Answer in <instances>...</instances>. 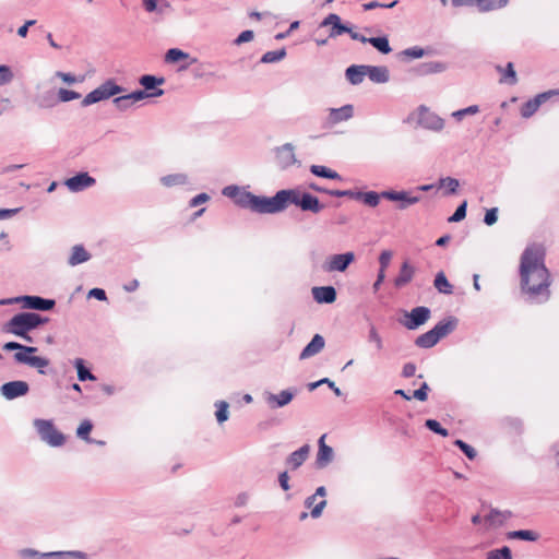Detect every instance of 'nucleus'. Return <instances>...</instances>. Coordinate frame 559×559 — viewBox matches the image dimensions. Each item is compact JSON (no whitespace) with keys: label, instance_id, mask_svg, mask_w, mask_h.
<instances>
[{"label":"nucleus","instance_id":"obj_1","mask_svg":"<svg viewBox=\"0 0 559 559\" xmlns=\"http://www.w3.org/2000/svg\"><path fill=\"white\" fill-rule=\"evenodd\" d=\"M237 203L242 207H247L262 214L283 212L290 204L299 206L302 211H309L312 213H319L324 207L317 197L307 192H301L298 189L280 190L271 198L254 195L250 192H239Z\"/></svg>","mask_w":559,"mask_h":559},{"label":"nucleus","instance_id":"obj_2","mask_svg":"<svg viewBox=\"0 0 559 559\" xmlns=\"http://www.w3.org/2000/svg\"><path fill=\"white\" fill-rule=\"evenodd\" d=\"M545 251L540 246L527 247L520 264L521 287L531 298L547 300L550 296V274L544 263Z\"/></svg>","mask_w":559,"mask_h":559},{"label":"nucleus","instance_id":"obj_3","mask_svg":"<svg viewBox=\"0 0 559 559\" xmlns=\"http://www.w3.org/2000/svg\"><path fill=\"white\" fill-rule=\"evenodd\" d=\"M46 322L41 317L34 312H22L12 317L4 325L3 332L10 333L32 342L28 332Z\"/></svg>","mask_w":559,"mask_h":559},{"label":"nucleus","instance_id":"obj_4","mask_svg":"<svg viewBox=\"0 0 559 559\" xmlns=\"http://www.w3.org/2000/svg\"><path fill=\"white\" fill-rule=\"evenodd\" d=\"M3 349L16 350L14 354V360L16 362L36 368L41 374H45L44 369L50 364L49 359L34 355L38 350L37 347L25 346L16 342H8L3 345Z\"/></svg>","mask_w":559,"mask_h":559},{"label":"nucleus","instance_id":"obj_5","mask_svg":"<svg viewBox=\"0 0 559 559\" xmlns=\"http://www.w3.org/2000/svg\"><path fill=\"white\" fill-rule=\"evenodd\" d=\"M34 426L40 439L51 447H61L66 437L55 427L51 420L36 419Z\"/></svg>","mask_w":559,"mask_h":559},{"label":"nucleus","instance_id":"obj_6","mask_svg":"<svg viewBox=\"0 0 559 559\" xmlns=\"http://www.w3.org/2000/svg\"><path fill=\"white\" fill-rule=\"evenodd\" d=\"M453 329L451 322H439L433 329L430 331L419 335L415 344L421 348H430L435 346L440 338L444 337L448 333H450Z\"/></svg>","mask_w":559,"mask_h":559},{"label":"nucleus","instance_id":"obj_7","mask_svg":"<svg viewBox=\"0 0 559 559\" xmlns=\"http://www.w3.org/2000/svg\"><path fill=\"white\" fill-rule=\"evenodd\" d=\"M559 94L557 91H548L542 94L536 95L534 98L525 102L520 109L521 116L523 118L532 117L540 107L542 104L547 102L551 96Z\"/></svg>","mask_w":559,"mask_h":559},{"label":"nucleus","instance_id":"obj_8","mask_svg":"<svg viewBox=\"0 0 559 559\" xmlns=\"http://www.w3.org/2000/svg\"><path fill=\"white\" fill-rule=\"evenodd\" d=\"M354 115L353 105H345L341 108H330L328 117L325 119L324 126L328 128H333L334 126L349 120Z\"/></svg>","mask_w":559,"mask_h":559},{"label":"nucleus","instance_id":"obj_9","mask_svg":"<svg viewBox=\"0 0 559 559\" xmlns=\"http://www.w3.org/2000/svg\"><path fill=\"white\" fill-rule=\"evenodd\" d=\"M418 122L427 128L435 131H439L443 128L444 121L435 112L430 111L427 107L420 106L418 108Z\"/></svg>","mask_w":559,"mask_h":559},{"label":"nucleus","instance_id":"obj_10","mask_svg":"<svg viewBox=\"0 0 559 559\" xmlns=\"http://www.w3.org/2000/svg\"><path fill=\"white\" fill-rule=\"evenodd\" d=\"M355 260L353 252H346L343 254H334L324 265V270L328 272H344L348 265Z\"/></svg>","mask_w":559,"mask_h":559},{"label":"nucleus","instance_id":"obj_11","mask_svg":"<svg viewBox=\"0 0 559 559\" xmlns=\"http://www.w3.org/2000/svg\"><path fill=\"white\" fill-rule=\"evenodd\" d=\"M29 388L25 381H11L1 386L2 395L8 400L23 396L28 392Z\"/></svg>","mask_w":559,"mask_h":559},{"label":"nucleus","instance_id":"obj_12","mask_svg":"<svg viewBox=\"0 0 559 559\" xmlns=\"http://www.w3.org/2000/svg\"><path fill=\"white\" fill-rule=\"evenodd\" d=\"M408 320L404 325L408 330L417 329L423 325L430 317V310L427 307H416L408 314Z\"/></svg>","mask_w":559,"mask_h":559},{"label":"nucleus","instance_id":"obj_13","mask_svg":"<svg viewBox=\"0 0 559 559\" xmlns=\"http://www.w3.org/2000/svg\"><path fill=\"white\" fill-rule=\"evenodd\" d=\"M22 302V307L26 309H36V310H50L55 306V300L44 299L38 296H24L20 298Z\"/></svg>","mask_w":559,"mask_h":559},{"label":"nucleus","instance_id":"obj_14","mask_svg":"<svg viewBox=\"0 0 559 559\" xmlns=\"http://www.w3.org/2000/svg\"><path fill=\"white\" fill-rule=\"evenodd\" d=\"M382 198L391 200V201H401L402 204L400 209H405L408 205L415 204L419 202L420 197L413 195L411 192H396V191H384L381 193Z\"/></svg>","mask_w":559,"mask_h":559},{"label":"nucleus","instance_id":"obj_15","mask_svg":"<svg viewBox=\"0 0 559 559\" xmlns=\"http://www.w3.org/2000/svg\"><path fill=\"white\" fill-rule=\"evenodd\" d=\"M95 183V179L87 173H81L74 177L67 179L66 186L73 192L82 191Z\"/></svg>","mask_w":559,"mask_h":559},{"label":"nucleus","instance_id":"obj_16","mask_svg":"<svg viewBox=\"0 0 559 559\" xmlns=\"http://www.w3.org/2000/svg\"><path fill=\"white\" fill-rule=\"evenodd\" d=\"M322 27L331 26L330 36L336 37L346 32H350V28L341 23V17L335 14H329L321 23Z\"/></svg>","mask_w":559,"mask_h":559},{"label":"nucleus","instance_id":"obj_17","mask_svg":"<svg viewBox=\"0 0 559 559\" xmlns=\"http://www.w3.org/2000/svg\"><path fill=\"white\" fill-rule=\"evenodd\" d=\"M512 516L510 511L491 510L487 515L484 516L485 525L490 527H498L506 523Z\"/></svg>","mask_w":559,"mask_h":559},{"label":"nucleus","instance_id":"obj_18","mask_svg":"<svg viewBox=\"0 0 559 559\" xmlns=\"http://www.w3.org/2000/svg\"><path fill=\"white\" fill-rule=\"evenodd\" d=\"M326 435H322L319 439V451L317 454V464L319 467L326 466L333 459V450L325 444Z\"/></svg>","mask_w":559,"mask_h":559},{"label":"nucleus","instance_id":"obj_19","mask_svg":"<svg viewBox=\"0 0 559 559\" xmlns=\"http://www.w3.org/2000/svg\"><path fill=\"white\" fill-rule=\"evenodd\" d=\"M325 342L323 336L316 334L311 342L302 349L300 359H307L320 353L324 348Z\"/></svg>","mask_w":559,"mask_h":559},{"label":"nucleus","instance_id":"obj_20","mask_svg":"<svg viewBox=\"0 0 559 559\" xmlns=\"http://www.w3.org/2000/svg\"><path fill=\"white\" fill-rule=\"evenodd\" d=\"M277 163L282 168H286L295 163V154L290 144H284L276 151Z\"/></svg>","mask_w":559,"mask_h":559},{"label":"nucleus","instance_id":"obj_21","mask_svg":"<svg viewBox=\"0 0 559 559\" xmlns=\"http://www.w3.org/2000/svg\"><path fill=\"white\" fill-rule=\"evenodd\" d=\"M310 452V447L308 444L302 445L299 450L293 452L286 460V464L292 468L296 469L302 465V463L307 460Z\"/></svg>","mask_w":559,"mask_h":559},{"label":"nucleus","instance_id":"obj_22","mask_svg":"<svg viewBox=\"0 0 559 559\" xmlns=\"http://www.w3.org/2000/svg\"><path fill=\"white\" fill-rule=\"evenodd\" d=\"M312 293L318 302L331 304L336 299V292L332 286L314 287Z\"/></svg>","mask_w":559,"mask_h":559},{"label":"nucleus","instance_id":"obj_23","mask_svg":"<svg viewBox=\"0 0 559 559\" xmlns=\"http://www.w3.org/2000/svg\"><path fill=\"white\" fill-rule=\"evenodd\" d=\"M415 274V269L408 262H404L401 266L399 275L394 280L396 287H403L408 284Z\"/></svg>","mask_w":559,"mask_h":559},{"label":"nucleus","instance_id":"obj_24","mask_svg":"<svg viewBox=\"0 0 559 559\" xmlns=\"http://www.w3.org/2000/svg\"><path fill=\"white\" fill-rule=\"evenodd\" d=\"M294 393L287 390L281 391L278 394H271L267 403L272 408L283 407L292 402Z\"/></svg>","mask_w":559,"mask_h":559},{"label":"nucleus","instance_id":"obj_25","mask_svg":"<svg viewBox=\"0 0 559 559\" xmlns=\"http://www.w3.org/2000/svg\"><path fill=\"white\" fill-rule=\"evenodd\" d=\"M91 259V254L86 251V249L82 245H75L72 248V252L69 257L68 263L71 266H75L78 264L84 263Z\"/></svg>","mask_w":559,"mask_h":559},{"label":"nucleus","instance_id":"obj_26","mask_svg":"<svg viewBox=\"0 0 559 559\" xmlns=\"http://www.w3.org/2000/svg\"><path fill=\"white\" fill-rule=\"evenodd\" d=\"M366 74L377 83H384L389 80V71L385 67L366 66Z\"/></svg>","mask_w":559,"mask_h":559},{"label":"nucleus","instance_id":"obj_27","mask_svg":"<svg viewBox=\"0 0 559 559\" xmlns=\"http://www.w3.org/2000/svg\"><path fill=\"white\" fill-rule=\"evenodd\" d=\"M366 66H350L346 70V78L352 84H359L366 76Z\"/></svg>","mask_w":559,"mask_h":559},{"label":"nucleus","instance_id":"obj_28","mask_svg":"<svg viewBox=\"0 0 559 559\" xmlns=\"http://www.w3.org/2000/svg\"><path fill=\"white\" fill-rule=\"evenodd\" d=\"M433 285L436 289L441 294L450 295L453 293V286L450 284L443 272H439L436 275Z\"/></svg>","mask_w":559,"mask_h":559},{"label":"nucleus","instance_id":"obj_29","mask_svg":"<svg viewBox=\"0 0 559 559\" xmlns=\"http://www.w3.org/2000/svg\"><path fill=\"white\" fill-rule=\"evenodd\" d=\"M310 171L318 177H323V178H329V179H341V176L336 171H334L325 166H322V165H312L310 167Z\"/></svg>","mask_w":559,"mask_h":559},{"label":"nucleus","instance_id":"obj_30","mask_svg":"<svg viewBox=\"0 0 559 559\" xmlns=\"http://www.w3.org/2000/svg\"><path fill=\"white\" fill-rule=\"evenodd\" d=\"M100 90V93L103 94L104 98L107 99L111 96H115L117 94H120L122 92V87L115 84L112 81H106L104 84L98 86Z\"/></svg>","mask_w":559,"mask_h":559},{"label":"nucleus","instance_id":"obj_31","mask_svg":"<svg viewBox=\"0 0 559 559\" xmlns=\"http://www.w3.org/2000/svg\"><path fill=\"white\" fill-rule=\"evenodd\" d=\"M509 0H475V5L480 11H489L496 8H502L508 3Z\"/></svg>","mask_w":559,"mask_h":559},{"label":"nucleus","instance_id":"obj_32","mask_svg":"<svg viewBox=\"0 0 559 559\" xmlns=\"http://www.w3.org/2000/svg\"><path fill=\"white\" fill-rule=\"evenodd\" d=\"M508 538L535 542L538 538V534L533 531L521 530L508 533Z\"/></svg>","mask_w":559,"mask_h":559},{"label":"nucleus","instance_id":"obj_33","mask_svg":"<svg viewBox=\"0 0 559 559\" xmlns=\"http://www.w3.org/2000/svg\"><path fill=\"white\" fill-rule=\"evenodd\" d=\"M381 198V193L374 191L359 193V200L371 207H376L379 204Z\"/></svg>","mask_w":559,"mask_h":559},{"label":"nucleus","instance_id":"obj_34","mask_svg":"<svg viewBox=\"0 0 559 559\" xmlns=\"http://www.w3.org/2000/svg\"><path fill=\"white\" fill-rule=\"evenodd\" d=\"M367 43L371 44L376 49L382 53L391 52V47L386 37H371L368 38Z\"/></svg>","mask_w":559,"mask_h":559},{"label":"nucleus","instance_id":"obj_35","mask_svg":"<svg viewBox=\"0 0 559 559\" xmlns=\"http://www.w3.org/2000/svg\"><path fill=\"white\" fill-rule=\"evenodd\" d=\"M459 186V180L452 177L441 178L439 181V187L445 188V194H454Z\"/></svg>","mask_w":559,"mask_h":559},{"label":"nucleus","instance_id":"obj_36","mask_svg":"<svg viewBox=\"0 0 559 559\" xmlns=\"http://www.w3.org/2000/svg\"><path fill=\"white\" fill-rule=\"evenodd\" d=\"M316 496H311L306 500L307 508H312L311 515L312 518H319L322 513L323 508L326 504L325 500H321L317 504H314Z\"/></svg>","mask_w":559,"mask_h":559},{"label":"nucleus","instance_id":"obj_37","mask_svg":"<svg viewBox=\"0 0 559 559\" xmlns=\"http://www.w3.org/2000/svg\"><path fill=\"white\" fill-rule=\"evenodd\" d=\"M285 56L286 51L284 49L267 51L262 56L261 61L263 63L276 62L282 60Z\"/></svg>","mask_w":559,"mask_h":559},{"label":"nucleus","instance_id":"obj_38","mask_svg":"<svg viewBox=\"0 0 559 559\" xmlns=\"http://www.w3.org/2000/svg\"><path fill=\"white\" fill-rule=\"evenodd\" d=\"M75 367L78 369V378L80 381L95 380L93 373H91V371L84 367L82 359L78 358L75 360Z\"/></svg>","mask_w":559,"mask_h":559},{"label":"nucleus","instance_id":"obj_39","mask_svg":"<svg viewBox=\"0 0 559 559\" xmlns=\"http://www.w3.org/2000/svg\"><path fill=\"white\" fill-rule=\"evenodd\" d=\"M162 183L166 187H173L177 185H183L186 182V177L183 175H168L160 179Z\"/></svg>","mask_w":559,"mask_h":559},{"label":"nucleus","instance_id":"obj_40","mask_svg":"<svg viewBox=\"0 0 559 559\" xmlns=\"http://www.w3.org/2000/svg\"><path fill=\"white\" fill-rule=\"evenodd\" d=\"M93 429V425L90 420H83L78 427L76 435L79 438L90 441V433Z\"/></svg>","mask_w":559,"mask_h":559},{"label":"nucleus","instance_id":"obj_41","mask_svg":"<svg viewBox=\"0 0 559 559\" xmlns=\"http://www.w3.org/2000/svg\"><path fill=\"white\" fill-rule=\"evenodd\" d=\"M498 70L502 72V68L501 67H498ZM501 81H506V82H508L510 84H515L516 83L518 79H516V74H515V71H514L512 62H509L507 64L506 70H503V76H502Z\"/></svg>","mask_w":559,"mask_h":559},{"label":"nucleus","instance_id":"obj_42","mask_svg":"<svg viewBox=\"0 0 559 559\" xmlns=\"http://www.w3.org/2000/svg\"><path fill=\"white\" fill-rule=\"evenodd\" d=\"M187 57H188V55L186 52H183L182 50L177 49V48H171L166 53V61L175 63V62L186 59Z\"/></svg>","mask_w":559,"mask_h":559},{"label":"nucleus","instance_id":"obj_43","mask_svg":"<svg viewBox=\"0 0 559 559\" xmlns=\"http://www.w3.org/2000/svg\"><path fill=\"white\" fill-rule=\"evenodd\" d=\"M163 79L157 80L153 75H143L140 79V83L142 86H144L145 90H153L156 87L157 84H163Z\"/></svg>","mask_w":559,"mask_h":559},{"label":"nucleus","instance_id":"obj_44","mask_svg":"<svg viewBox=\"0 0 559 559\" xmlns=\"http://www.w3.org/2000/svg\"><path fill=\"white\" fill-rule=\"evenodd\" d=\"M426 427L433 431L435 433H438L442 437H448L449 432L445 428L441 427L440 423L436 419H427L426 420Z\"/></svg>","mask_w":559,"mask_h":559},{"label":"nucleus","instance_id":"obj_45","mask_svg":"<svg viewBox=\"0 0 559 559\" xmlns=\"http://www.w3.org/2000/svg\"><path fill=\"white\" fill-rule=\"evenodd\" d=\"M487 559H512L511 550L504 546L501 549L490 551Z\"/></svg>","mask_w":559,"mask_h":559},{"label":"nucleus","instance_id":"obj_46","mask_svg":"<svg viewBox=\"0 0 559 559\" xmlns=\"http://www.w3.org/2000/svg\"><path fill=\"white\" fill-rule=\"evenodd\" d=\"M217 411L215 413L218 423H224L228 419V404L224 401L216 404Z\"/></svg>","mask_w":559,"mask_h":559},{"label":"nucleus","instance_id":"obj_47","mask_svg":"<svg viewBox=\"0 0 559 559\" xmlns=\"http://www.w3.org/2000/svg\"><path fill=\"white\" fill-rule=\"evenodd\" d=\"M368 341L370 343H373L378 350H381L383 348L382 337L380 336L379 332L374 326H371L369 330Z\"/></svg>","mask_w":559,"mask_h":559},{"label":"nucleus","instance_id":"obj_48","mask_svg":"<svg viewBox=\"0 0 559 559\" xmlns=\"http://www.w3.org/2000/svg\"><path fill=\"white\" fill-rule=\"evenodd\" d=\"M454 444L460 448L463 453L469 459V460H474L477 455V452L476 450L471 447L469 444L465 443L464 441L462 440H455Z\"/></svg>","mask_w":559,"mask_h":559},{"label":"nucleus","instance_id":"obj_49","mask_svg":"<svg viewBox=\"0 0 559 559\" xmlns=\"http://www.w3.org/2000/svg\"><path fill=\"white\" fill-rule=\"evenodd\" d=\"M81 95L74 91L60 88L58 92V98L60 102H70L80 98Z\"/></svg>","mask_w":559,"mask_h":559},{"label":"nucleus","instance_id":"obj_50","mask_svg":"<svg viewBox=\"0 0 559 559\" xmlns=\"http://www.w3.org/2000/svg\"><path fill=\"white\" fill-rule=\"evenodd\" d=\"M103 99H105V98H104L103 94L100 93L99 87H97L96 90L92 91L90 94H87L85 96V98L83 99V105L87 106V105L100 102Z\"/></svg>","mask_w":559,"mask_h":559},{"label":"nucleus","instance_id":"obj_51","mask_svg":"<svg viewBox=\"0 0 559 559\" xmlns=\"http://www.w3.org/2000/svg\"><path fill=\"white\" fill-rule=\"evenodd\" d=\"M466 206L467 203L464 201L454 212L452 216L449 217V222H460L466 216Z\"/></svg>","mask_w":559,"mask_h":559},{"label":"nucleus","instance_id":"obj_52","mask_svg":"<svg viewBox=\"0 0 559 559\" xmlns=\"http://www.w3.org/2000/svg\"><path fill=\"white\" fill-rule=\"evenodd\" d=\"M479 111V108L477 105L469 106L467 108L457 110L453 112V117L457 120H461L466 115H475Z\"/></svg>","mask_w":559,"mask_h":559},{"label":"nucleus","instance_id":"obj_53","mask_svg":"<svg viewBox=\"0 0 559 559\" xmlns=\"http://www.w3.org/2000/svg\"><path fill=\"white\" fill-rule=\"evenodd\" d=\"M428 391H429V386L426 382H424L418 390L414 391L413 397L418 401L425 402L428 399Z\"/></svg>","mask_w":559,"mask_h":559},{"label":"nucleus","instance_id":"obj_54","mask_svg":"<svg viewBox=\"0 0 559 559\" xmlns=\"http://www.w3.org/2000/svg\"><path fill=\"white\" fill-rule=\"evenodd\" d=\"M13 74L8 66H0V85L9 83Z\"/></svg>","mask_w":559,"mask_h":559},{"label":"nucleus","instance_id":"obj_55","mask_svg":"<svg viewBox=\"0 0 559 559\" xmlns=\"http://www.w3.org/2000/svg\"><path fill=\"white\" fill-rule=\"evenodd\" d=\"M392 259V252L389 250H384L381 252L379 257V263H380V270H383L385 272L386 267L389 266Z\"/></svg>","mask_w":559,"mask_h":559},{"label":"nucleus","instance_id":"obj_56","mask_svg":"<svg viewBox=\"0 0 559 559\" xmlns=\"http://www.w3.org/2000/svg\"><path fill=\"white\" fill-rule=\"evenodd\" d=\"M396 3H397V1H393V2H391L389 4H382V3H379L377 1H371V2L364 3L362 4V9L365 11H370V10H373V9H377V8H393Z\"/></svg>","mask_w":559,"mask_h":559},{"label":"nucleus","instance_id":"obj_57","mask_svg":"<svg viewBox=\"0 0 559 559\" xmlns=\"http://www.w3.org/2000/svg\"><path fill=\"white\" fill-rule=\"evenodd\" d=\"M114 103L115 105L117 106V108L119 109H126L128 108L131 104H133L129 96L128 95H123V96H120V97H116L114 99Z\"/></svg>","mask_w":559,"mask_h":559},{"label":"nucleus","instance_id":"obj_58","mask_svg":"<svg viewBox=\"0 0 559 559\" xmlns=\"http://www.w3.org/2000/svg\"><path fill=\"white\" fill-rule=\"evenodd\" d=\"M253 39V32L252 31H243L240 33V35L236 38L235 43L237 45H241L243 43L251 41Z\"/></svg>","mask_w":559,"mask_h":559},{"label":"nucleus","instance_id":"obj_59","mask_svg":"<svg viewBox=\"0 0 559 559\" xmlns=\"http://www.w3.org/2000/svg\"><path fill=\"white\" fill-rule=\"evenodd\" d=\"M498 219V216H497V209H490L486 212L485 214V218H484V222L487 224V225H493Z\"/></svg>","mask_w":559,"mask_h":559},{"label":"nucleus","instance_id":"obj_60","mask_svg":"<svg viewBox=\"0 0 559 559\" xmlns=\"http://www.w3.org/2000/svg\"><path fill=\"white\" fill-rule=\"evenodd\" d=\"M416 372V365L413 362H407L403 366L402 376L404 378H411Z\"/></svg>","mask_w":559,"mask_h":559},{"label":"nucleus","instance_id":"obj_61","mask_svg":"<svg viewBox=\"0 0 559 559\" xmlns=\"http://www.w3.org/2000/svg\"><path fill=\"white\" fill-rule=\"evenodd\" d=\"M207 200L209 195L206 193H200L190 201V206L195 207L202 203H205Z\"/></svg>","mask_w":559,"mask_h":559},{"label":"nucleus","instance_id":"obj_62","mask_svg":"<svg viewBox=\"0 0 559 559\" xmlns=\"http://www.w3.org/2000/svg\"><path fill=\"white\" fill-rule=\"evenodd\" d=\"M88 296L94 297L98 300H106V293L102 288H93L90 290Z\"/></svg>","mask_w":559,"mask_h":559},{"label":"nucleus","instance_id":"obj_63","mask_svg":"<svg viewBox=\"0 0 559 559\" xmlns=\"http://www.w3.org/2000/svg\"><path fill=\"white\" fill-rule=\"evenodd\" d=\"M128 96L132 103H135V102L142 100L143 98H145L148 95L144 91H135V92L128 94Z\"/></svg>","mask_w":559,"mask_h":559},{"label":"nucleus","instance_id":"obj_64","mask_svg":"<svg viewBox=\"0 0 559 559\" xmlns=\"http://www.w3.org/2000/svg\"><path fill=\"white\" fill-rule=\"evenodd\" d=\"M405 55L412 58H420L424 56V50L418 47H413L405 50Z\"/></svg>","mask_w":559,"mask_h":559}]
</instances>
